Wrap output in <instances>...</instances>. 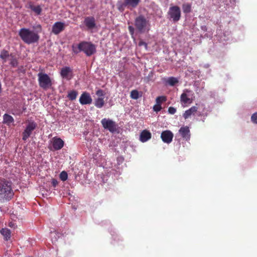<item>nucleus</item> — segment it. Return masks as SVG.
Segmentation results:
<instances>
[{
	"label": "nucleus",
	"mask_w": 257,
	"mask_h": 257,
	"mask_svg": "<svg viewBox=\"0 0 257 257\" xmlns=\"http://www.w3.org/2000/svg\"><path fill=\"white\" fill-rule=\"evenodd\" d=\"M60 75L63 78L69 80L73 76L72 70L69 67H64L61 69Z\"/></svg>",
	"instance_id": "9b49d317"
},
{
	"label": "nucleus",
	"mask_w": 257,
	"mask_h": 257,
	"mask_svg": "<svg viewBox=\"0 0 257 257\" xmlns=\"http://www.w3.org/2000/svg\"><path fill=\"white\" fill-rule=\"evenodd\" d=\"M17 211L16 210V212L15 213L14 211H13L12 213H11L10 214V217L11 218L12 220L15 221L16 220V219L18 218V217H17Z\"/></svg>",
	"instance_id": "f704fd0d"
},
{
	"label": "nucleus",
	"mask_w": 257,
	"mask_h": 257,
	"mask_svg": "<svg viewBox=\"0 0 257 257\" xmlns=\"http://www.w3.org/2000/svg\"><path fill=\"white\" fill-rule=\"evenodd\" d=\"M31 10L35 12L37 15H40L42 12V9L40 6H37L36 7H31Z\"/></svg>",
	"instance_id": "c756f323"
},
{
	"label": "nucleus",
	"mask_w": 257,
	"mask_h": 257,
	"mask_svg": "<svg viewBox=\"0 0 257 257\" xmlns=\"http://www.w3.org/2000/svg\"><path fill=\"white\" fill-rule=\"evenodd\" d=\"M101 123L104 129L111 133H114L117 130V124L110 119L104 118L101 120Z\"/></svg>",
	"instance_id": "0eeeda50"
},
{
	"label": "nucleus",
	"mask_w": 257,
	"mask_h": 257,
	"mask_svg": "<svg viewBox=\"0 0 257 257\" xmlns=\"http://www.w3.org/2000/svg\"><path fill=\"white\" fill-rule=\"evenodd\" d=\"M84 23L88 29L91 30L96 27L95 20L93 17H86Z\"/></svg>",
	"instance_id": "2eb2a0df"
},
{
	"label": "nucleus",
	"mask_w": 257,
	"mask_h": 257,
	"mask_svg": "<svg viewBox=\"0 0 257 257\" xmlns=\"http://www.w3.org/2000/svg\"><path fill=\"white\" fill-rule=\"evenodd\" d=\"M37 124L34 121L29 122L22 133V139L26 141L31 135L32 132L37 127Z\"/></svg>",
	"instance_id": "6e6552de"
},
{
	"label": "nucleus",
	"mask_w": 257,
	"mask_h": 257,
	"mask_svg": "<svg viewBox=\"0 0 257 257\" xmlns=\"http://www.w3.org/2000/svg\"><path fill=\"white\" fill-rule=\"evenodd\" d=\"M131 97L134 99H137L139 97V92L137 90H133L131 92Z\"/></svg>",
	"instance_id": "c85d7f7f"
},
{
	"label": "nucleus",
	"mask_w": 257,
	"mask_h": 257,
	"mask_svg": "<svg viewBox=\"0 0 257 257\" xmlns=\"http://www.w3.org/2000/svg\"><path fill=\"white\" fill-rule=\"evenodd\" d=\"M96 94L98 97H104L105 93L102 89H98L96 91Z\"/></svg>",
	"instance_id": "473e14b6"
},
{
	"label": "nucleus",
	"mask_w": 257,
	"mask_h": 257,
	"mask_svg": "<svg viewBox=\"0 0 257 257\" xmlns=\"http://www.w3.org/2000/svg\"><path fill=\"white\" fill-rule=\"evenodd\" d=\"M179 82L178 79L174 77H170L168 78L166 83L170 86H174Z\"/></svg>",
	"instance_id": "b1692460"
},
{
	"label": "nucleus",
	"mask_w": 257,
	"mask_h": 257,
	"mask_svg": "<svg viewBox=\"0 0 257 257\" xmlns=\"http://www.w3.org/2000/svg\"><path fill=\"white\" fill-rule=\"evenodd\" d=\"M9 60H10V64L13 67H16L18 66V60L14 55L10 54Z\"/></svg>",
	"instance_id": "a878e982"
},
{
	"label": "nucleus",
	"mask_w": 257,
	"mask_h": 257,
	"mask_svg": "<svg viewBox=\"0 0 257 257\" xmlns=\"http://www.w3.org/2000/svg\"><path fill=\"white\" fill-rule=\"evenodd\" d=\"M14 122V119L11 115L7 113H5L3 115V123L6 124L8 125H10L12 123Z\"/></svg>",
	"instance_id": "aec40b11"
},
{
	"label": "nucleus",
	"mask_w": 257,
	"mask_h": 257,
	"mask_svg": "<svg viewBox=\"0 0 257 257\" xmlns=\"http://www.w3.org/2000/svg\"><path fill=\"white\" fill-rule=\"evenodd\" d=\"M190 90L188 89H185L184 92L180 96V101L181 103L184 104H190L192 103V100L188 97L187 92H190Z\"/></svg>",
	"instance_id": "f3484780"
},
{
	"label": "nucleus",
	"mask_w": 257,
	"mask_h": 257,
	"mask_svg": "<svg viewBox=\"0 0 257 257\" xmlns=\"http://www.w3.org/2000/svg\"><path fill=\"white\" fill-rule=\"evenodd\" d=\"M168 15L169 17V19L174 22L179 21L181 16L180 8L177 6L170 7L168 12Z\"/></svg>",
	"instance_id": "423d86ee"
},
{
	"label": "nucleus",
	"mask_w": 257,
	"mask_h": 257,
	"mask_svg": "<svg viewBox=\"0 0 257 257\" xmlns=\"http://www.w3.org/2000/svg\"><path fill=\"white\" fill-rule=\"evenodd\" d=\"M92 99L89 93L84 92L79 98V102L82 105L90 104L92 103Z\"/></svg>",
	"instance_id": "f8f14e48"
},
{
	"label": "nucleus",
	"mask_w": 257,
	"mask_h": 257,
	"mask_svg": "<svg viewBox=\"0 0 257 257\" xmlns=\"http://www.w3.org/2000/svg\"><path fill=\"white\" fill-rule=\"evenodd\" d=\"M0 232L4 236L6 240H8L11 238V231L9 229L7 228H2Z\"/></svg>",
	"instance_id": "412c9836"
},
{
	"label": "nucleus",
	"mask_w": 257,
	"mask_h": 257,
	"mask_svg": "<svg viewBox=\"0 0 257 257\" xmlns=\"http://www.w3.org/2000/svg\"><path fill=\"white\" fill-rule=\"evenodd\" d=\"M59 177H60V179L62 181H65L68 178V174L66 171H63L62 172H61V173L60 174Z\"/></svg>",
	"instance_id": "7c9ffc66"
},
{
	"label": "nucleus",
	"mask_w": 257,
	"mask_h": 257,
	"mask_svg": "<svg viewBox=\"0 0 257 257\" xmlns=\"http://www.w3.org/2000/svg\"><path fill=\"white\" fill-rule=\"evenodd\" d=\"M78 49L87 56H90L96 52V47L91 42L86 41L80 42L78 44Z\"/></svg>",
	"instance_id": "39448f33"
},
{
	"label": "nucleus",
	"mask_w": 257,
	"mask_h": 257,
	"mask_svg": "<svg viewBox=\"0 0 257 257\" xmlns=\"http://www.w3.org/2000/svg\"><path fill=\"white\" fill-rule=\"evenodd\" d=\"M135 26L139 33H144L149 31L150 25L144 16L140 15L135 19Z\"/></svg>",
	"instance_id": "7ed1b4c3"
},
{
	"label": "nucleus",
	"mask_w": 257,
	"mask_h": 257,
	"mask_svg": "<svg viewBox=\"0 0 257 257\" xmlns=\"http://www.w3.org/2000/svg\"><path fill=\"white\" fill-rule=\"evenodd\" d=\"M72 50L73 52L75 54L78 53L79 52H81V51H79V49H78V46L77 48H76L74 45L72 46Z\"/></svg>",
	"instance_id": "ea45409f"
},
{
	"label": "nucleus",
	"mask_w": 257,
	"mask_h": 257,
	"mask_svg": "<svg viewBox=\"0 0 257 257\" xmlns=\"http://www.w3.org/2000/svg\"><path fill=\"white\" fill-rule=\"evenodd\" d=\"M152 137L151 133L148 130H143L140 134V140L143 142H146L149 140Z\"/></svg>",
	"instance_id": "dca6fc26"
},
{
	"label": "nucleus",
	"mask_w": 257,
	"mask_h": 257,
	"mask_svg": "<svg viewBox=\"0 0 257 257\" xmlns=\"http://www.w3.org/2000/svg\"><path fill=\"white\" fill-rule=\"evenodd\" d=\"M138 45L139 46H144L146 49L147 48V47H148L147 44L145 42H144L142 40H140L139 41Z\"/></svg>",
	"instance_id": "58836bf2"
},
{
	"label": "nucleus",
	"mask_w": 257,
	"mask_h": 257,
	"mask_svg": "<svg viewBox=\"0 0 257 257\" xmlns=\"http://www.w3.org/2000/svg\"><path fill=\"white\" fill-rule=\"evenodd\" d=\"M78 92L76 90H73L71 91H70L68 92L67 97L68 99L71 100L73 101L76 99L77 95H78Z\"/></svg>",
	"instance_id": "393cba45"
},
{
	"label": "nucleus",
	"mask_w": 257,
	"mask_h": 257,
	"mask_svg": "<svg viewBox=\"0 0 257 257\" xmlns=\"http://www.w3.org/2000/svg\"><path fill=\"white\" fill-rule=\"evenodd\" d=\"M167 100V97L165 96H158L156 99V103L161 105V103L163 102H165Z\"/></svg>",
	"instance_id": "cd10ccee"
},
{
	"label": "nucleus",
	"mask_w": 257,
	"mask_h": 257,
	"mask_svg": "<svg viewBox=\"0 0 257 257\" xmlns=\"http://www.w3.org/2000/svg\"><path fill=\"white\" fill-rule=\"evenodd\" d=\"M37 75L39 85L41 88L46 90L51 87L52 85V80L48 74L39 72Z\"/></svg>",
	"instance_id": "20e7f679"
},
{
	"label": "nucleus",
	"mask_w": 257,
	"mask_h": 257,
	"mask_svg": "<svg viewBox=\"0 0 257 257\" xmlns=\"http://www.w3.org/2000/svg\"><path fill=\"white\" fill-rule=\"evenodd\" d=\"M176 109L175 108H174V107L170 106L169 107L168 112L170 114H174L176 113Z\"/></svg>",
	"instance_id": "c9c22d12"
},
{
	"label": "nucleus",
	"mask_w": 257,
	"mask_h": 257,
	"mask_svg": "<svg viewBox=\"0 0 257 257\" xmlns=\"http://www.w3.org/2000/svg\"><path fill=\"white\" fill-rule=\"evenodd\" d=\"M162 107L161 106V105L156 103L155 105L153 106V110L154 111L156 112H159L162 109Z\"/></svg>",
	"instance_id": "2f4dec72"
},
{
	"label": "nucleus",
	"mask_w": 257,
	"mask_h": 257,
	"mask_svg": "<svg viewBox=\"0 0 257 257\" xmlns=\"http://www.w3.org/2000/svg\"><path fill=\"white\" fill-rule=\"evenodd\" d=\"M37 28H39L40 30H41V25H38L37 26Z\"/></svg>",
	"instance_id": "37998d69"
},
{
	"label": "nucleus",
	"mask_w": 257,
	"mask_h": 257,
	"mask_svg": "<svg viewBox=\"0 0 257 257\" xmlns=\"http://www.w3.org/2000/svg\"><path fill=\"white\" fill-rule=\"evenodd\" d=\"M51 143L54 150L55 151L61 149L64 145V141L61 138L57 137L52 138Z\"/></svg>",
	"instance_id": "9d476101"
},
{
	"label": "nucleus",
	"mask_w": 257,
	"mask_h": 257,
	"mask_svg": "<svg viewBox=\"0 0 257 257\" xmlns=\"http://www.w3.org/2000/svg\"><path fill=\"white\" fill-rule=\"evenodd\" d=\"M179 133L182 138L186 141L190 139V132L188 126H182L179 130Z\"/></svg>",
	"instance_id": "4468645a"
},
{
	"label": "nucleus",
	"mask_w": 257,
	"mask_h": 257,
	"mask_svg": "<svg viewBox=\"0 0 257 257\" xmlns=\"http://www.w3.org/2000/svg\"><path fill=\"white\" fill-rule=\"evenodd\" d=\"M173 137V133L170 130L164 131L161 135V138L163 142L167 144H170L172 142Z\"/></svg>",
	"instance_id": "1a4fd4ad"
},
{
	"label": "nucleus",
	"mask_w": 257,
	"mask_h": 257,
	"mask_svg": "<svg viewBox=\"0 0 257 257\" xmlns=\"http://www.w3.org/2000/svg\"><path fill=\"white\" fill-rule=\"evenodd\" d=\"M183 11L184 13H189L191 12V6L189 4H184L182 6Z\"/></svg>",
	"instance_id": "bb28decb"
},
{
	"label": "nucleus",
	"mask_w": 257,
	"mask_h": 257,
	"mask_svg": "<svg viewBox=\"0 0 257 257\" xmlns=\"http://www.w3.org/2000/svg\"><path fill=\"white\" fill-rule=\"evenodd\" d=\"M128 29L129 32H130V34L131 35L132 37H133V35L134 34V31H135L134 28L132 26H129L128 27Z\"/></svg>",
	"instance_id": "e433bc0d"
},
{
	"label": "nucleus",
	"mask_w": 257,
	"mask_h": 257,
	"mask_svg": "<svg viewBox=\"0 0 257 257\" xmlns=\"http://www.w3.org/2000/svg\"><path fill=\"white\" fill-rule=\"evenodd\" d=\"M251 121L255 124H257V112L253 113L251 116Z\"/></svg>",
	"instance_id": "72a5a7b5"
},
{
	"label": "nucleus",
	"mask_w": 257,
	"mask_h": 257,
	"mask_svg": "<svg viewBox=\"0 0 257 257\" xmlns=\"http://www.w3.org/2000/svg\"><path fill=\"white\" fill-rule=\"evenodd\" d=\"M51 183L54 187H56L58 184V181L56 179H52Z\"/></svg>",
	"instance_id": "4c0bfd02"
},
{
	"label": "nucleus",
	"mask_w": 257,
	"mask_h": 257,
	"mask_svg": "<svg viewBox=\"0 0 257 257\" xmlns=\"http://www.w3.org/2000/svg\"><path fill=\"white\" fill-rule=\"evenodd\" d=\"M198 110V107L195 106H192L189 109L186 110L183 113L184 118L186 119L188 118L192 114L195 113Z\"/></svg>",
	"instance_id": "a211bd4d"
},
{
	"label": "nucleus",
	"mask_w": 257,
	"mask_h": 257,
	"mask_svg": "<svg viewBox=\"0 0 257 257\" xmlns=\"http://www.w3.org/2000/svg\"><path fill=\"white\" fill-rule=\"evenodd\" d=\"M19 35L22 41L27 44L37 43L40 39V36L37 33L29 29L25 28L20 30Z\"/></svg>",
	"instance_id": "f257e3e1"
},
{
	"label": "nucleus",
	"mask_w": 257,
	"mask_h": 257,
	"mask_svg": "<svg viewBox=\"0 0 257 257\" xmlns=\"http://www.w3.org/2000/svg\"><path fill=\"white\" fill-rule=\"evenodd\" d=\"M13 196L12 183L4 179H0V199L9 200Z\"/></svg>",
	"instance_id": "f03ea898"
},
{
	"label": "nucleus",
	"mask_w": 257,
	"mask_h": 257,
	"mask_svg": "<svg viewBox=\"0 0 257 257\" xmlns=\"http://www.w3.org/2000/svg\"><path fill=\"white\" fill-rule=\"evenodd\" d=\"M65 29V24L61 22H57L54 23L52 26V32L55 35H58Z\"/></svg>",
	"instance_id": "ddd939ff"
},
{
	"label": "nucleus",
	"mask_w": 257,
	"mask_h": 257,
	"mask_svg": "<svg viewBox=\"0 0 257 257\" xmlns=\"http://www.w3.org/2000/svg\"><path fill=\"white\" fill-rule=\"evenodd\" d=\"M22 112L21 111H19V112H17L16 111V110H13V112H12V113L14 114V115H16V114H19L20 113H21Z\"/></svg>",
	"instance_id": "79ce46f5"
},
{
	"label": "nucleus",
	"mask_w": 257,
	"mask_h": 257,
	"mask_svg": "<svg viewBox=\"0 0 257 257\" xmlns=\"http://www.w3.org/2000/svg\"><path fill=\"white\" fill-rule=\"evenodd\" d=\"M9 226L11 228H15L17 227V225L14 222H10L9 223Z\"/></svg>",
	"instance_id": "a19ab883"
},
{
	"label": "nucleus",
	"mask_w": 257,
	"mask_h": 257,
	"mask_svg": "<svg viewBox=\"0 0 257 257\" xmlns=\"http://www.w3.org/2000/svg\"><path fill=\"white\" fill-rule=\"evenodd\" d=\"M104 103V97H98L94 101V105L98 108L102 107Z\"/></svg>",
	"instance_id": "5701e85b"
},
{
	"label": "nucleus",
	"mask_w": 257,
	"mask_h": 257,
	"mask_svg": "<svg viewBox=\"0 0 257 257\" xmlns=\"http://www.w3.org/2000/svg\"><path fill=\"white\" fill-rule=\"evenodd\" d=\"M140 2V0H124V5L131 7L132 8H136Z\"/></svg>",
	"instance_id": "6ab92c4d"
},
{
	"label": "nucleus",
	"mask_w": 257,
	"mask_h": 257,
	"mask_svg": "<svg viewBox=\"0 0 257 257\" xmlns=\"http://www.w3.org/2000/svg\"><path fill=\"white\" fill-rule=\"evenodd\" d=\"M0 58L3 60V63H5L10 59V54L7 50L3 49L1 52Z\"/></svg>",
	"instance_id": "4be33fe9"
}]
</instances>
